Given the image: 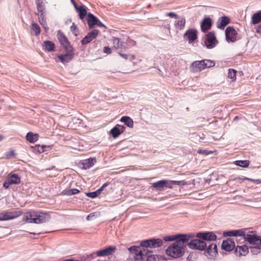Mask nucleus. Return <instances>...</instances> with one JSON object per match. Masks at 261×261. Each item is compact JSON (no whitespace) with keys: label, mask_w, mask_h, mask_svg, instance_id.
I'll list each match as a JSON object with an SVG mask.
<instances>
[{"label":"nucleus","mask_w":261,"mask_h":261,"mask_svg":"<svg viewBox=\"0 0 261 261\" xmlns=\"http://www.w3.org/2000/svg\"><path fill=\"white\" fill-rule=\"evenodd\" d=\"M186 24V20L185 18H181L180 20L175 23V27L179 30H183Z\"/></svg>","instance_id":"35"},{"label":"nucleus","mask_w":261,"mask_h":261,"mask_svg":"<svg viewBox=\"0 0 261 261\" xmlns=\"http://www.w3.org/2000/svg\"><path fill=\"white\" fill-rule=\"evenodd\" d=\"M226 40L227 42H234L237 40L238 33L232 27H228L225 31Z\"/></svg>","instance_id":"12"},{"label":"nucleus","mask_w":261,"mask_h":261,"mask_svg":"<svg viewBox=\"0 0 261 261\" xmlns=\"http://www.w3.org/2000/svg\"><path fill=\"white\" fill-rule=\"evenodd\" d=\"M103 190V188H102V187L101 186L99 189H98V190H97V191L98 192H99V194H100L101 192Z\"/></svg>","instance_id":"63"},{"label":"nucleus","mask_w":261,"mask_h":261,"mask_svg":"<svg viewBox=\"0 0 261 261\" xmlns=\"http://www.w3.org/2000/svg\"><path fill=\"white\" fill-rule=\"evenodd\" d=\"M39 135L37 134H33L32 132H29L26 135L27 140L30 143H34L38 140Z\"/></svg>","instance_id":"28"},{"label":"nucleus","mask_w":261,"mask_h":261,"mask_svg":"<svg viewBox=\"0 0 261 261\" xmlns=\"http://www.w3.org/2000/svg\"><path fill=\"white\" fill-rule=\"evenodd\" d=\"M228 77L232 79V80L235 81L236 79V71L233 69H229L228 73Z\"/></svg>","instance_id":"41"},{"label":"nucleus","mask_w":261,"mask_h":261,"mask_svg":"<svg viewBox=\"0 0 261 261\" xmlns=\"http://www.w3.org/2000/svg\"><path fill=\"white\" fill-rule=\"evenodd\" d=\"M261 20V11L254 13L252 16V23L253 24H257Z\"/></svg>","instance_id":"32"},{"label":"nucleus","mask_w":261,"mask_h":261,"mask_svg":"<svg viewBox=\"0 0 261 261\" xmlns=\"http://www.w3.org/2000/svg\"><path fill=\"white\" fill-rule=\"evenodd\" d=\"M197 152L201 154L208 155L213 153L212 151H209L206 149H199L197 151Z\"/></svg>","instance_id":"46"},{"label":"nucleus","mask_w":261,"mask_h":261,"mask_svg":"<svg viewBox=\"0 0 261 261\" xmlns=\"http://www.w3.org/2000/svg\"><path fill=\"white\" fill-rule=\"evenodd\" d=\"M117 250L115 246H110L96 252L98 256H106L113 254Z\"/></svg>","instance_id":"14"},{"label":"nucleus","mask_w":261,"mask_h":261,"mask_svg":"<svg viewBox=\"0 0 261 261\" xmlns=\"http://www.w3.org/2000/svg\"><path fill=\"white\" fill-rule=\"evenodd\" d=\"M235 164L237 166L242 167H247L249 165V161L248 160L244 161H236L235 162Z\"/></svg>","instance_id":"37"},{"label":"nucleus","mask_w":261,"mask_h":261,"mask_svg":"<svg viewBox=\"0 0 261 261\" xmlns=\"http://www.w3.org/2000/svg\"><path fill=\"white\" fill-rule=\"evenodd\" d=\"M194 237V234L192 233H178L176 234L164 237L165 242H170V241H181L182 242H186L189 241L191 238Z\"/></svg>","instance_id":"6"},{"label":"nucleus","mask_w":261,"mask_h":261,"mask_svg":"<svg viewBox=\"0 0 261 261\" xmlns=\"http://www.w3.org/2000/svg\"><path fill=\"white\" fill-rule=\"evenodd\" d=\"M71 2L72 3L75 9L78 7V6L76 5V3L75 2L74 0H71Z\"/></svg>","instance_id":"60"},{"label":"nucleus","mask_w":261,"mask_h":261,"mask_svg":"<svg viewBox=\"0 0 261 261\" xmlns=\"http://www.w3.org/2000/svg\"><path fill=\"white\" fill-rule=\"evenodd\" d=\"M119 55L120 56H121L122 58H123L124 59H127L128 58V56L126 54H122L121 53H119Z\"/></svg>","instance_id":"57"},{"label":"nucleus","mask_w":261,"mask_h":261,"mask_svg":"<svg viewBox=\"0 0 261 261\" xmlns=\"http://www.w3.org/2000/svg\"><path fill=\"white\" fill-rule=\"evenodd\" d=\"M194 236L192 238V239ZM187 246H188L189 248L191 249H196L200 251H203L207 247V243L205 241H203L201 239H194L192 238L186 242Z\"/></svg>","instance_id":"3"},{"label":"nucleus","mask_w":261,"mask_h":261,"mask_svg":"<svg viewBox=\"0 0 261 261\" xmlns=\"http://www.w3.org/2000/svg\"><path fill=\"white\" fill-rule=\"evenodd\" d=\"M39 16V21H41V20H45V12H39L38 14Z\"/></svg>","instance_id":"51"},{"label":"nucleus","mask_w":261,"mask_h":261,"mask_svg":"<svg viewBox=\"0 0 261 261\" xmlns=\"http://www.w3.org/2000/svg\"><path fill=\"white\" fill-rule=\"evenodd\" d=\"M146 261H163V257L158 255H149Z\"/></svg>","instance_id":"33"},{"label":"nucleus","mask_w":261,"mask_h":261,"mask_svg":"<svg viewBox=\"0 0 261 261\" xmlns=\"http://www.w3.org/2000/svg\"><path fill=\"white\" fill-rule=\"evenodd\" d=\"M39 22L40 23V24L42 25L43 28L46 31L48 30V27H47V23L46 22V20H43V21L42 20H41V21H39Z\"/></svg>","instance_id":"52"},{"label":"nucleus","mask_w":261,"mask_h":261,"mask_svg":"<svg viewBox=\"0 0 261 261\" xmlns=\"http://www.w3.org/2000/svg\"><path fill=\"white\" fill-rule=\"evenodd\" d=\"M223 235L224 236H227V237H231V236L234 237V230L228 231H225L223 232Z\"/></svg>","instance_id":"48"},{"label":"nucleus","mask_w":261,"mask_h":261,"mask_svg":"<svg viewBox=\"0 0 261 261\" xmlns=\"http://www.w3.org/2000/svg\"><path fill=\"white\" fill-rule=\"evenodd\" d=\"M75 9L79 13L80 18L82 20L84 19L86 15L87 14V8L86 6L82 5L76 7Z\"/></svg>","instance_id":"26"},{"label":"nucleus","mask_w":261,"mask_h":261,"mask_svg":"<svg viewBox=\"0 0 261 261\" xmlns=\"http://www.w3.org/2000/svg\"><path fill=\"white\" fill-rule=\"evenodd\" d=\"M197 32L194 29H190L187 30L184 35V38L188 40L189 43H192L197 39Z\"/></svg>","instance_id":"17"},{"label":"nucleus","mask_w":261,"mask_h":261,"mask_svg":"<svg viewBox=\"0 0 261 261\" xmlns=\"http://www.w3.org/2000/svg\"><path fill=\"white\" fill-rule=\"evenodd\" d=\"M3 213H0V221H4L5 218H4Z\"/></svg>","instance_id":"61"},{"label":"nucleus","mask_w":261,"mask_h":261,"mask_svg":"<svg viewBox=\"0 0 261 261\" xmlns=\"http://www.w3.org/2000/svg\"><path fill=\"white\" fill-rule=\"evenodd\" d=\"M3 138H4L3 136L1 135L0 136V141H2L3 139Z\"/></svg>","instance_id":"64"},{"label":"nucleus","mask_w":261,"mask_h":261,"mask_svg":"<svg viewBox=\"0 0 261 261\" xmlns=\"http://www.w3.org/2000/svg\"><path fill=\"white\" fill-rule=\"evenodd\" d=\"M256 32L258 33H260L261 34V24H260L259 26H258V27L256 29Z\"/></svg>","instance_id":"59"},{"label":"nucleus","mask_w":261,"mask_h":261,"mask_svg":"<svg viewBox=\"0 0 261 261\" xmlns=\"http://www.w3.org/2000/svg\"><path fill=\"white\" fill-rule=\"evenodd\" d=\"M95 163H96V159L95 158H90L87 160H85L82 164V168L84 169H89L94 165Z\"/></svg>","instance_id":"25"},{"label":"nucleus","mask_w":261,"mask_h":261,"mask_svg":"<svg viewBox=\"0 0 261 261\" xmlns=\"http://www.w3.org/2000/svg\"><path fill=\"white\" fill-rule=\"evenodd\" d=\"M247 229H240L234 230V237H243L245 239L246 233L245 231Z\"/></svg>","instance_id":"36"},{"label":"nucleus","mask_w":261,"mask_h":261,"mask_svg":"<svg viewBox=\"0 0 261 261\" xmlns=\"http://www.w3.org/2000/svg\"><path fill=\"white\" fill-rule=\"evenodd\" d=\"M57 37L60 42V44L64 48V49H68L73 48L72 46L70 44V43L64 34V33L61 31L59 30L57 33Z\"/></svg>","instance_id":"13"},{"label":"nucleus","mask_w":261,"mask_h":261,"mask_svg":"<svg viewBox=\"0 0 261 261\" xmlns=\"http://www.w3.org/2000/svg\"><path fill=\"white\" fill-rule=\"evenodd\" d=\"M66 53L65 54L59 55L57 56V61H60L62 63H68L72 60L74 57L73 49L68 48L65 49Z\"/></svg>","instance_id":"9"},{"label":"nucleus","mask_w":261,"mask_h":261,"mask_svg":"<svg viewBox=\"0 0 261 261\" xmlns=\"http://www.w3.org/2000/svg\"><path fill=\"white\" fill-rule=\"evenodd\" d=\"M153 186L154 188H163V180H160L158 182L153 184Z\"/></svg>","instance_id":"47"},{"label":"nucleus","mask_w":261,"mask_h":261,"mask_svg":"<svg viewBox=\"0 0 261 261\" xmlns=\"http://www.w3.org/2000/svg\"><path fill=\"white\" fill-rule=\"evenodd\" d=\"M8 177L10 180V183H12V184H18L21 181L20 177L16 174H13Z\"/></svg>","instance_id":"31"},{"label":"nucleus","mask_w":261,"mask_h":261,"mask_svg":"<svg viewBox=\"0 0 261 261\" xmlns=\"http://www.w3.org/2000/svg\"><path fill=\"white\" fill-rule=\"evenodd\" d=\"M218 43V42L214 32H209L206 35L204 44L207 48L212 49L214 48Z\"/></svg>","instance_id":"10"},{"label":"nucleus","mask_w":261,"mask_h":261,"mask_svg":"<svg viewBox=\"0 0 261 261\" xmlns=\"http://www.w3.org/2000/svg\"><path fill=\"white\" fill-rule=\"evenodd\" d=\"M37 10L39 12H45V6L44 4L42 2L40 1L39 0L37 2Z\"/></svg>","instance_id":"39"},{"label":"nucleus","mask_w":261,"mask_h":261,"mask_svg":"<svg viewBox=\"0 0 261 261\" xmlns=\"http://www.w3.org/2000/svg\"><path fill=\"white\" fill-rule=\"evenodd\" d=\"M70 30L72 33L75 36H77L79 34V30L76 26L74 23H72L70 27Z\"/></svg>","instance_id":"43"},{"label":"nucleus","mask_w":261,"mask_h":261,"mask_svg":"<svg viewBox=\"0 0 261 261\" xmlns=\"http://www.w3.org/2000/svg\"><path fill=\"white\" fill-rule=\"evenodd\" d=\"M128 57H129L128 59L130 61H132V60H133L135 58V56L134 55H130Z\"/></svg>","instance_id":"58"},{"label":"nucleus","mask_w":261,"mask_h":261,"mask_svg":"<svg viewBox=\"0 0 261 261\" xmlns=\"http://www.w3.org/2000/svg\"><path fill=\"white\" fill-rule=\"evenodd\" d=\"M186 247V242L175 241L166 249V253L174 258H179L184 254Z\"/></svg>","instance_id":"1"},{"label":"nucleus","mask_w":261,"mask_h":261,"mask_svg":"<svg viewBox=\"0 0 261 261\" xmlns=\"http://www.w3.org/2000/svg\"><path fill=\"white\" fill-rule=\"evenodd\" d=\"M204 250L205 255L209 259L213 258L218 254L217 246L215 243L208 242Z\"/></svg>","instance_id":"8"},{"label":"nucleus","mask_w":261,"mask_h":261,"mask_svg":"<svg viewBox=\"0 0 261 261\" xmlns=\"http://www.w3.org/2000/svg\"><path fill=\"white\" fill-rule=\"evenodd\" d=\"M42 48L45 51L48 52L53 51L55 49V43L49 40L44 41L42 45Z\"/></svg>","instance_id":"22"},{"label":"nucleus","mask_w":261,"mask_h":261,"mask_svg":"<svg viewBox=\"0 0 261 261\" xmlns=\"http://www.w3.org/2000/svg\"><path fill=\"white\" fill-rule=\"evenodd\" d=\"M174 182V184H175L176 185H177L178 186H183L185 185H190V182L185 180H175Z\"/></svg>","instance_id":"44"},{"label":"nucleus","mask_w":261,"mask_h":261,"mask_svg":"<svg viewBox=\"0 0 261 261\" xmlns=\"http://www.w3.org/2000/svg\"><path fill=\"white\" fill-rule=\"evenodd\" d=\"M165 16L173 18H177L178 17L177 15L174 12L167 13L165 14Z\"/></svg>","instance_id":"50"},{"label":"nucleus","mask_w":261,"mask_h":261,"mask_svg":"<svg viewBox=\"0 0 261 261\" xmlns=\"http://www.w3.org/2000/svg\"><path fill=\"white\" fill-rule=\"evenodd\" d=\"M99 31L94 29L92 31L89 32L87 35L81 40V43L83 45L87 44L90 43L92 40L96 38L98 36Z\"/></svg>","instance_id":"15"},{"label":"nucleus","mask_w":261,"mask_h":261,"mask_svg":"<svg viewBox=\"0 0 261 261\" xmlns=\"http://www.w3.org/2000/svg\"><path fill=\"white\" fill-rule=\"evenodd\" d=\"M174 181H175V180L168 181L164 180V190L166 188L171 189L173 188V186L176 185Z\"/></svg>","instance_id":"42"},{"label":"nucleus","mask_w":261,"mask_h":261,"mask_svg":"<svg viewBox=\"0 0 261 261\" xmlns=\"http://www.w3.org/2000/svg\"><path fill=\"white\" fill-rule=\"evenodd\" d=\"M234 247V242L231 239H227L226 240H224L222 242V248L225 251H231Z\"/></svg>","instance_id":"20"},{"label":"nucleus","mask_w":261,"mask_h":261,"mask_svg":"<svg viewBox=\"0 0 261 261\" xmlns=\"http://www.w3.org/2000/svg\"><path fill=\"white\" fill-rule=\"evenodd\" d=\"M103 52L107 54H110L111 53V49L108 46H105L103 48Z\"/></svg>","instance_id":"53"},{"label":"nucleus","mask_w":261,"mask_h":261,"mask_svg":"<svg viewBox=\"0 0 261 261\" xmlns=\"http://www.w3.org/2000/svg\"><path fill=\"white\" fill-rule=\"evenodd\" d=\"M256 231H251L246 233L245 240L256 249H259L261 246V238L256 234Z\"/></svg>","instance_id":"4"},{"label":"nucleus","mask_w":261,"mask_h":261,"mask_svg":"<svg viewBox=\"0 0 261 261\" xmlns=\"http://www.w3.org/2000/svg\"><path fill=\"white\" fill-rule=\"evenodd\" d=\"M11 185L12 184L10 183V180L9 177H8L7 179L4 182L3 187L6 189H8Z\"/></svg>","instance_id":"49"},{"label":"nucleus","mask_w":261,"mask_h":261,"mask_svg":"<svg viewBox=\"0 0 261 261\" xmlns=\"http://www.w3.org/2000/svg\"><path fill=\"white\" fill-rule=\"evenodd\" d=\"M212 26V20L210 18H204L201 22V29L203 32L210 30Z\"/></svg>","instance_id":"24"},{"label":"nucleus","mask_w":261,"mask_h":261,"mask_svg":"<svg viewBox=\"0 0 261 261\" xmlns=\"http://www.w3.org/2000/svg\"><path fill=\"white\" fill-rule=\"evenodd\" d=\"M96 25L98 27L106 28V25L103 24L98 19L97 21Z\"/></svg>","instance_id":"56"},{"label":"nucleus","mask_w":261,"mask_h":261,"mask_svg":"<svg viewBox=\"0 0 261 261\" xmlns=\"http://www.w3.org/2000/svg\"><path fill=\"white\" fill-rule=\"evenodd\" d=\"M196 237L206 243H212L211 241L217 239V236L212 231L199 232L196 233Z\"/></svg>","instance_id":"11"},{"label":"nucleus","mask_w":261,"mask_h":261,"mask_svg":"<svg viewBox=\"0 0 261 261\" xmlns=\"http://www.w3.org/2000/svg\"><path fill=\"white\" fill-rule=\"evenodd\" d=\"M130 255L134 257L136 261H142L143 259L144 252L146 250L144 248L142 249L140 246H132L128 248Z\"/></svg>","instance_id":"5"},{"label":"nucleus","mask_w":261,"mask_h":261,"mask_svg":"<svg viewBox=\"0 0 261 261\" xmlns=\"http://www.w3.org/2000/svg\"><path fill=\"white\" fill-rule=\"evenodd\" d=\"M125 126L124 125L117 124L110 131V133L113 138L118 137L125 130Z\"/></svg>","instance_id":"19"},{"label":"nucleus","mask_w":261,"mask_h":261,"mask_svg":"<svg viewBox=\"0 0 261 261\" xmlns=\"http://www.w3.org/2000/svg\"><path fill=\"white\" fill-rule=\"evenodd\" d=\"M235 251L237 253L239 252L240 255H245L248 252V248L246 245L238 246Z\"/></svg>","instance_id":"27"},{"label":"nucleus","mask_w":261,"mask_h":261,"mask_svg":"<svg viewBox=\"0 0 261 261\" xmlns=\"http://www.w3.org/2000/svg\"><path fill=\"white\" fill-rule=\"evenodd\" d=\"M95 215V213H92L88 215L86 217V220L89 221L91 220V219L94 217Z\"/></svg>","instance_id":"54"},{"label":"nucleus","mask_w":261,"mask_h":261,"mask_svg":"<svg viewBox=\"0 0 261 261\" xmlns=\"http://www.w3.org/2000/svg\"><path fill=\"white\" fill-rule=\"evenodd\" d=\"M230 19L226 16L219 18L217 22V28L223 30L224 28L230 23Z\"/></svg>","instance_id":"21"},{"label":"nucleus","mask_w":261,"mask_h":261,"mask_svg":"<svg viewBox=\"0 0 261 261\" xmlns=\"http://www.w3.org/2000/svg\"><path fill=\"white\" fill-rule=\"evenodd\" d=\"M204 61V69L206 68H210L214 67L215 65V63L212 60H203Z\"/></svg>","instance_id":"40"},{"label":"nucleus","mask_w":261,"mask_h":261,"mask_svg":"<svg viewBox=\"0 0 261 261\" xmlns=\"http://www.w3.org/2000/svg\"><path fill=\"white\" fill-rule=\"evenodd\" d=\"M98 18L93 14L89 13L87 14V22L90 29H92L96 25Z\"/></svg>","instance_id":"23"},{"label":"nucleus","mask_w":261,"mask_h":261,"mask_svg":"<svg viewBox=\"0 0 261 261\" xmlns=\"http://www.w3.org/2000/svg\"><path fill=\"white\" fill-rule=\"evenodd\" d=\"M15 155V152L13 150L11 151L10 152L6 154L7 158H11L12 156Z\"/></svg>","instance_id":"55"},{"label":"nucleus","mask_w":261,"mask_h":261,"mask_svg":"<svg viewBox=\"0 0 261 261\" xmlns=\"http://www.w3.org/2000/svg\"><path fill=\"white\" fill-rule=\"evenodd\" d=\"M162 244L163 241L161 239L155 238L145 240L140 242L141 246L144 249L157 248L161 246Z\"/></svg>","instance_id":"7"},{"label":"nucleus","mask_w":261,"mask_h":261,"mask_svg":"<svg viewBox=\"0 0 261 261\" xmlns=\"http://www.w3.org/2000/svg\"><path fill=\"white\" fill-rule=\"evenodd\" d=\"M32 31H34L35 35L37 36L40 33V28L39 25L36 23H33L32 27L31 28Z\"/></svg>","instance_id":"38"},{"label":"nucleus","mask_w":261,"mask_h":261,"mask_svg":"<svg viewBox=\"0 0 261 261\" xmlns=\"http://www.w3.org/2000/svg\"><path fill=\"white\" fill-rule=\"evenodd\" d=\"M109 184H110V183H109V182H107L105 183V184L102 186V188L104 189L105 188H106V187H107V186L109 185Z\"/></svg>","instance_id":"62"},{"label":"nucleus","mask_w":261,"mask_h":261,"mask_svg":"<svg viewBox=\"0 0 261 261\" xmlns=\"http://www.w3.org/2000/svg\"><path fill=\"white\" fill-rule=\"evenodd\" d=\"M99 195V192H98L97 190L93 192H89L86 193V195L90 198H94L96 197H97Z\"/></svg>","instance_id":"45"},{"label":"nucleus","mask_w":261,"mask_h":261,"mask_svg":"<svg viewBox=\"0 0 261 261\" xmlns=\"http://www.w3.org/2000/svg\"><path fill=\"white\" fill-rule=\"evenodd\" d=\"M4 218H5L4 221L12 220L15 219L20 216H21L22 214V212L21 211H12V212H8L5 211L3 212Z\"/></svg>","instance_id":"18"},{"label":"nucleus","mask_w":261,"mask_h":261,"mask_svg":"<svg viewBox=\"0 0 261 261\" xmlns=\"http://www.w3.org/2000/svg\"><path fill=\"white\" fill-rule=\"evenodd\" d=\"M49 219V215L46 213L33 211L26 213L23 215L22 221L28 223L40 224L48 221Z\"/></svg>","instance_id":"2"},{"label":"nucleus","mask_w":261,"mask_h":261,"mask_svg":"<svg viewBox=\"0 0 261 261\" xmlns=\"http://www.w3.org/2000/svg\"><path fill=\"white\" fill-rule=\"evenodd\" d=\"M113 46L116 49H122L124 47L123 43L121 41L120 39L113 37L112 39Z\"/></svg>","instance_id":"30"},{"label":"nucleus","mask_w":261,"mask_h":261,"mask_svg":"<svg viewBox=\"0 0 261 261\" xmlns=\"http://www.w3.org/2000/svg\"><path fill=\"white\" fill-rule=\"evenodd\" d=\"M204 61H196L193 62L190 66V70L192 72H198L202 71L204 69Z\"/></svg>","instance_id":"16"},{"label":"nucleus","mask_w":261,"mask_h":261,"mask_svg":"<svg viewBox=\"0 0 261 261\" xmlns=\"http://www.w3.org/2000/svg\"><path fill=\"white\" fill-rule=\"evenodd\" d=\"M120 121L124 122L125 125L130 128H133L134 126V122L128 116H123L121 118Z\"/></svg>","instance_id":"29"},{"label":"nucleus","mask_w":261,"mask_h":261,"mask_svg":"<svg viewBox=\"0 0 261 261\" xmlns=\"http://www.w3.org/2000/svg\"><path fill=\"white\" fill-rule=\"evenodd\" d=\"M80 191L76 189L65 190L62 191V194L64 195L71 196L79 193Z\"/></svg>","instance_id":"34"}]
</instances>
